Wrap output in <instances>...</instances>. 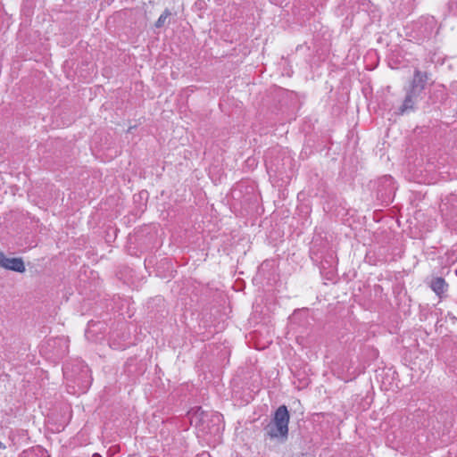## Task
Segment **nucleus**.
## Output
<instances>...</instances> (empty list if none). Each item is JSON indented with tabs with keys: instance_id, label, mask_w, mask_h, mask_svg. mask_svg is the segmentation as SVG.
I'll return each instance as SVG.
<instances>
[{
	"instance_id": "nucleus-1",
	"label": "nucleus",
	"mask_w": 457,
	"mask_h": 457,
	"mask_svg": "<svg viewBox=\"0 0 457 457\" xmlns=\"http://www.w3.org/2000/svg\"><path fill=\"white\" fill-rule=\"evenodd\" d=\"M289 412L287 406L281 405L275 411L271 421L265 427V433L270 438L285 442L288 435Z\"/></svg>"
},
{
	"instance_id": "nucleus-2",
	"label": "nucleus",
	"mask_w": 457,
	"mask_h": 457,
	"mask_svg": "<svg viewBox=\"0 0 457 457\" xmlns=\"http://www.w3.org/2000/svg\"><path fill=\"white\" fill-rule=\"evenodd\" d=\"M0 266L5 270L22 273L26 270L24 262L19 257H7L0 252Z\"/></svg>"
},
{
	"instance_id": "nucleus-3",
	"label": "nucleus",
	"mask_w": 457,
	"mask_h": 457,
	"mask_svg": "<svg viewBox=\"0 0 457 457\" xmlns=\"http://www.w3.org/2000/svg\"><path fill=\"white\" fill-rule=\"evenodd\" d=\"M428 81V74L426 71L415 70L409 88L420 96Z\"/></svg>"
},
{
	"instance_id": "nucleus-4",
	"label": "nucleus",
	"mask_w": 457,
	"mask_h": 457,
	"mask_svg": "<svg viewBox=\"0 0 457 457\" xmlns=\"http://www.w3.org/2000/svg\"><path fill=\"white\" fill-rule=\"evenodd\" d=\"M420 95L417 93H413L410 88L406 91V96L403 102V104L399 108V113L403 114L405 112H409L414 110L415 104L419 100Z\"/></svg>"
},
{
	"instance_id": "nucleus-5",
	"label": "nucleus",
	"mask_w": 457,
	"mask_h": 457,
	"mask_svg": "<svg viewBox=\"0 0 457 457\" xmlns=\"http://www.w3.org/2000/svg\"><path fill=\"white\" fill-rule=\"evenodd\" d=\"M447 284L443 278H435L430 282L431 289L439 296H441L447 289Z\"/></svg>"
},
{
	"instance_id": "nucleus-6",
	"label": "nucleus",
	"mask_w": 457,
	"mask_h": 457,
	"mask_svg": "<svg viewBox=\"0 0 457 457\" xmlns=\"http://www.w3.org/2000/svg\"><path fill=\"white\" fill-rule=\"evenodd\" d=\"M445 91L444 88L435 90L431 96V99L434 103L436 101H443L445 98Z\"/></svg>"
},
{
	"instance_id": "nucleus-7",
	"label": "nucleus",
	"mask_w": 457,
	"mask_h": 457,
	"mask_svg": "<svg viewBox=\"0 0 457 457\" xmlns=\"http://www.w3.org/2000/svg\"><path fill=\"white\" fill-rule=\"evenodd\" d=\"M170 15V11H169V10H165V11L161 14V16L158 18V20L156 21V22H155V27H156V28H162V27L164 25V23H165V21H166L167 18H168Z\"/></svg>"
}]
</instances>
